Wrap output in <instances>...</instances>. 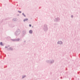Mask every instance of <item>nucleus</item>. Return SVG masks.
Wrapping results in <instances>:
<instances>
[{"label":"nucleus","mask_w":80,"mask_h":80,"mask_svg":"<svg viewBox=\"0 0 80 80\" xmlns=\"http://www.w3.org/2000/svg\"><path fill=\"white\" fill-rule=\"evenodd\" d=\"M58 43L59 44H62V42H61V41H59L58 42Z\"/></svg>","instance_id":"f257e3e1"},{"label":"nucleus","mask_w":80,"mask_h":80,"mask_svg":"<svg viewBox=\"0 0 80 80\" xmlns=\"http://www.w3.org/2000/svg\"><path fill=\"white\" fill-rule=\"evenodd\" d=\"M0 44L1 45H2V46H3V43H2V42H1L0 43Z\"/></svg>","instance_id":"f03ea898"},{"label":"nucleus","mask_w":80,"mask_h":80,"mask_svg":"<svg viewBox=\"0 0 80 80\" xmlns=\"http://www.w3.org/2000/svg\"><path fill=\"white\" fill-rule=\"evenodd\" d=\"M29 33H32V30L29 31Z\"/></svg>","instance_id":"7ed1b4c3"},{"label":"nucleus","mask_w":80,"mask_h":80,"mask_svg":"<svg viewBox=\"0 0 80 80\" xmlns=\"http://www.w3.org/2000/svg\"><path fill=\"white\" fill-rule=\"evenodd\" d=\"M32 26V25L31 24H29V26L30 27H31V26Z\"/></svg>","instance_id":"20e7f679"},{"label":"nucleus","mask_w":80,"mask_h":80,"mask_svg":"<svg viewBox=\"0 0 80 80\" xmlns=\"http://www.w3.org/2000/svg\"><path fill=\"white\" fill-rule=\"evenodd\" d=\"M22 15H24V17H25V14H24L23 13H22Z\"/></svg>","instance_id":"39448f33"},{"label":"nucleus","mask_w":80,"mask_h":80,"mask_svg":"<svg viewBox=\"0 0 80 80\" xmlns=\"http://www.w3.org/2000/svg\"><path fill=\"white\" fill-rule=\"evenodd\" d=\"M25 20H28V19H25Z\"/></svg>","instance_id":"423d86ee"},{"label":"nucleus","mask_w":80,"mask_h":80,"mask_svg":"<svg viewBox=\"0 0 80 80\" xmlns=\"http://www.w3.org/2000/svg\"><path fill=\"white\" fill-rule=\"evenodd\" d=\"M19 13H21V11H19Z\"/></svg>","instance_id":"0eeeda50"},{"label":"nucleus","mask_w":80,"mask_h":80,"mask_svg":"<svg viewBox=\"0 0 80 80\" xmlns=\"http://www.w3.org/2000/svg\"><path fill=\"white\" fill-rule=\"evenodd\" d=\"M72 17H73V16H72Z\"/></svg>","instance_id":"6e6552de"}]
</instances>
